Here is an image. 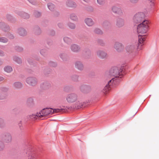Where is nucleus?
I'll use <instances>...</instances> for the list:
<instances>
[{
    "label": "nucleus",
    "instance_id": "4be33fe9",
    "mask_svg": "<svg viewBox=\"0 0 159 159\" xmlns=\"http://www.w3.org/2000/svg\"><path fill=\"white\" fill-rule=\"evenodd\" d=\"M71 49L72 51L74 52H77L80 49V47L76 44H73L71 46Z\"/></svg>",
    "mask_w": 159,
    "mask_h": 159
},
{
    "label": "nucleus",
    "instance_id": "bf43d9fd",
    "mask_svg": "<svg viewBox=\"0 0 159 159\" xmlns=\"http://www.w3.org/2000/svg\"><path fill=\"white\" fill-rule=\"evenodd\" d=\"M58 25L60 28H61L63 27V25L62 23H59L58 24Z\"/></svg>",
    "mask_w": 159,
    "mask_h": 159
},
{
    "label": "nucleus",
    "instance_id": "c85d7f7f",
    "mask_svg": "<svg viewBox=\"0 0 159 159\" xmlns=\"http://www.w3.org/2000/svg\"><path fill=\"white\" fill-rule=\"evenodd\" d=\"M48 9L51 11H53L55 7V5L52 3H49L47 4Z\"/></svg>",
    "mask_w": 159,
    "mask_h": 159
},
{
    "label": "nucleus",
    "instance_id": "39448f33",
    "mask_svg": "<svg viewBox=\"0 0 159 159\" xmlns=\"http://www.w3.org/2000/svg\"><path fill=\"white\" fill-rule=\"evenodd\" d=\"M78 98V96L76 94L74 93H71L69 94L66 98L67 102L69 103H71L75 102Z\"/></svg>",
    "mask_w": 159,
    "mask_h": 159
},
{
    "label": "nucleus",
    "instance_id": "680f3d73",
    "mask_svg": "<svg viewBox=\"0 0 159 159\" xmlns=\"http://www.w3.org/2000/svg\"><path fill=\"white\" fill-rule=\"evenodd\" d=\"M59 15V13L58 12L56 11L55 13V15L57 16Z\"/></svg>",
    "mask_w": 159,
    "mask_h": 159
},
{
    "label": "nucleus",
    "instance_id": "6ab92c4d",
    "mask_svg": "<svg viewBox=\"0 0 159 159\" xmlns=\"http://www.w3.org/2000/svg\"><path fill=\"white\" fill-rule=\"evenodd\" d=\"M51 84L49 82L45 81L41 84L40 87L43 89H47L51 87Z\"/></svg>",
    "mask_w": 159,
    "mask_h": 159
},
{
    "label": "nucleus",
    "instance_id": "603ef678",
    "mask_svg": "<svg viewBox=\"0 0 159 159\" xmlns=\"http://www.w3.org/2000/svg\"><path fill=\"white\" fill-rule=\"evenodd\" d=\"M85 22L86 24V25L88 26H89V18H87L85 20Z\"/></svg>",
    "mask_w": 159,
    "mask_h": 159
},
{
    "label": "nucleus",
    "instance_id": "f8f14e48",
    "mask_svg": "<svg viewBox=\"0 0 159 159\" xmlns=\"http://www.w3.org/2000/svg\"><path fill=\"white\" fill-rule=\"evenodd\" d=\"M114 47L116 50L119 52L122 51L124 48L123 44L119 42H116L114 44Z\"/></svg>",
    "mask_w": 159,
    "mask_h": 159
},
{
    "label": "nucleus",
    "instance_id": "ea45409f",
    "mask_svg": "<svg viewBox=\"0 0 159 159\" xmlns=\"http://www.w3.org/2000/svg\"><path fill=\"white\" fill-rule=\"evenodd\" d=\"M15 49L16 51L18 52L22 51L23 50L22 48L18 46H16L15 47Z\"/></svg>",
    "mask_w": 159,
    "mask_h": 159
},
{
    "label": "nucleus",
    "instance_id": "052dcab7",
    "mask_svg": "<svg viewBox=\"0 0 159 159\" xmlns=\"http://www.w3.org/2000/svg\"><path fill=\"white\" fill-rule=\"evenodd\" d=\"M94 24V22L92 20H91L90 19V26L91 25H93Z\"/></svg>",
    "mask_w": 159,
    "mask_h": 159
},
{
    "label": "nucleus",
    "instance_id": "1a4fd4ad",
    "mask_svg": "<svg viewBox=\"0 0 159 159\" xmlns=\"http://www.w3.org/2000/svg\"><path fill=\"white\" fill-rule=\"evenodd\" d=\"M97 56L100 58L103 59L107 58V53L102 50H98L96 52Z\"/></svg>",
    "mask_w": 159,
    "mask_h": 159
},
{
    "label": "nucleus",
    "instance_id": "412c9836",
    "mask_svg": "<svg viewBox=\"0 0 159 159\" xmlns=\"http://www.w3.org/2000/svg\"><path fill=\"white\" fill-rule=\"evenodd\" d=\"M75 67L78 70H81L83 69V65L81 62L77 61L75 63Z\"/></svg>",
    "mask_w": 159,
    "mask_h": 159
},
{
    "label": "nucleus",
    "instance_id": "b1692460",
    "mask_svg": "<svg viewBox=\"0 0 159 159\" xmlns=\"http://www.w3.org/2000/svg\"><path fill=\"white\" fill-rule=\"evenodd\" d=\"M6 17L7 19V20L11 22H14L16 21L15 19L13 16H11V15L9 14H7L6 15Z\"/></svg>",
    "mask_w": 159,
    "mask_h": 159
},
{
    "label": "nucleus",
    "instance_id": "13d9d810",
    "mask_svg": "<svg viewBox=\"0 0 159 159\" xmlns=\"http://www.w3.org/2000/svg\"><path fill=\"white\" fill-rule=\"evenodd\" d=\"M129 1L132 3H136L139 1V0H129Z\"/></svg>",
    "mask_w": 159,
    "mask_h": 159
},
{
    "label": "nucleus",
    "instance_id": "f03ea898",
    "mask_svg": "<svg viewBox=\"0 0 159 159\" xmlns=\"http://www.w3.org/2000/svg\"><path fill=\"white\" fill-rule=\"evenodd\" d=\"M148 27V21L143 20L138 26L137 32L142 34L145 33L147 31Z\"/></svg>",
    "mask_w": 159,
    "mask_h": 159
},
{
    "label": "nucleus",
    "instance_id": "4468645a",
    "mask_svg": "<svg viewBox=\"0 0 159 159\" xmlns=\"http://www.w3.org/2000/svg\"><path fill=\"white\" fill-rule=\"evenodd\" d=\"M15 13L18 16L25 19H28L30 17L29 14L24 11H16Z\"/></svg>",
    "mask_w": 159,
    "mask_h": 159
},
{
    "label": "nucleus",
    "instance_id": "4c0bfd02",
    "mask_svg": "<svg viewBox=\"0 0 159 159\" xmlns=\"http://www.w3.org/2000/svg\"><path fill=\"white\" fill-rule=\"evenodd\" d=\"M27 102L28 105H30L33 104V99L32 98H28L27 101Z\"/></svg>",
    "mask_w": 159,
    "mask_h": 159
},
{
    "label": "nucleus",
    "instance_id": "c756f323",
    "mask_svg": "<svg viewBox=\"0 0 159 159\" xmlns=\"http://www.w3.org/2000/svg\"><path fill=\"white\" fill-rule=\"evenodd\" d=\"M4 70L5 72L9 73L12 70V69L10 66H7L5 67Z\"/></svg>",
    "mask_w": 159,
    "mask_h": 159
},
{
    "label": "nucleus",
    "instance_id": "09e8293b",
    "mask_svg": "<svg viewBox=\"0 0 159 159\" xmlns=\"http://www.w3.org/2000/svg\"><path fill=\"white\" fill-rule=\"evenodd\" d=\"M98 3L100 5H103L105 3L104 0H97Z\"/></svg>",
    "mask_w": 159,
    "mask_h": 159
},
{
    "label": "nucleus",
    "instance_id": "3c124183",
    "mask_svg": "<svg viewBox=\"0 0 159 159\" xmlns=\"http://www.w3.org/2000/svg\"><path fill=\"white\" fill-rule=\"evenodd\" d=\"M48 33L50 35L53 36L55 34V32L53 30H50L48 32Z\"/></svg>",
    "mask_w": 159,
    "mask_h": 159
},
{
    "label": "nucleus",
    "instance_id": "7ed1b4c3",
    "mask_svg": "<svg viewBox=\"0 0 159 159\" xmlns=\"http://www.w3.org/2000/svg\"><path fill=\"white\" fill-rule=\"evenodd\" d=\"M26 148L24 150L26 153L28 155L29 159H36V152L34 151V149L32 148V147L29 143L25 145Z\"/></svg>",
    "mask_w": 159,
    "mask_h": 159
},
{
    "label": "nucleus",
    "instance_id": "f3484780",
    "mask_svg": "<svg viewBox=\"0 0 159 159\" xmlns=\"http://www.w3.org/2000/svg\"><path fill=\"white\" fill-rule=\"evenodd\" d=\"M88 105H89V104ZM87 105V104L86 103L84 102L82 104V103H80L78 101L75 103V107L76 109H79L82 107H85Z\"/></svg>",
    "mask_w": 159,
    "mask_h": 159
},
{
    "label": "nucleus",
    "instance_id": "338daca9",
    "mask_svg": "<svg viewBox=\"0 0 159 159\" xmlns=\"http://www.w3.org/2000/svg\"><path fill=\"white\" fill-rule=\"evenodd\" d=\"M85 2L89 3V0H83Z\"/></svg>",
    "mask_w": 159,
    "mask_h": 159
},
{
    "label": "nucleus",
    "instance_id": "864d4df0",
    "mask_svg": "<svg viewBox=\"0 0 159 159\" xmlns=\"http://www.w3.org/2000/svg\"><path fill=\"white\" fill-rule=\"evenodd\" d=\"M70 90V87L68 86H65L64 88V90L66 92H68Z\"/></svg>",
    "mask_w": 159,
    "mask_h": 159
},
{
    "label": "nucleus",
    "instance_id": "4d7b16f0",
    "mask_svg": "<svg viewBox=\"0 0 159 159\" xmlns=\"http://www.w3.org/2000/svg\"><path fill=\"white\" fill-rule=\"evenodd\" d=\"M5 55L3 51L0 49V56L3 57Z\"/></svg>",
    "mask_w": 159,
    "mask_h": 159
},
{
    "label": "nucleus",
    "instance_id": "49530a36",
    "mask_svg": "<svg viewBox=\"0 0 159 159\" xmlns=\"http://www.w3.org/2000/svg\"><path fill=\"white\" fill-rule=\"evenodd\" d=\"M4 143L0 141V151L2 150L4 148Z\"/></svg>",
    "mask_w": 159,
    "mask_h": 159
},
{
    "label": "nucleus",
    "instance_id": "a878e982",
    "mask_svg": "<svg viewBox=\"0 0 159 159\" xmlns=\"http://www.w3.org/2000/svg\"><path fill=\"white\" fill-rule=\"evenodd\" d=\"M13 85L14 87L17 89L21 88L22 86V83L20 82H15L14 83Z\"/></svg>",
    "mask_w": 159,
    "mask_h": 159
},
{
    "label": "nucleus",
    "instance_id": "aec40b11",
    "mask_svg": "<svg viewBox=\"0 0 159 159\" xmlns=\"http://www.w3.org/2000/svg\"><path fill=\"white\" fill-rule=\"evenodd\" d=\"M19 34L21 36H25L27 34L26 31L23 28H20L18 30Z\"/></svg>",
    "mask_w": 159,
    "mask_h": 159
},
{
    "label": "nucleus",
    "instance_id": "8fccbe9b",
    "mask_svg": "<svg viewBox=\"0 0 159 159\" xmlns=\"http://www.w3.org/2000/svg\"><path fill=\"white\" fill-rule=\"evenodd\" d=\"M4 125V123L3 120L0 118V127H3Z\"/></svg>",
    "mask_w": 159,
    "mask_h": 159
},
{
    "label": "nucleus",
    "instance_id": "2f4dec72",
    "mask_svg": "<svg viewBox=\"0 0 159 159\" xmlns=\"http://www.w3.org/2000/svg\"><path fill=\"white\" fill-rule=\"evenodd\" d=\"M28 63L32 67V66H35L37 65V63L34 61H33L32 59L29 58L28 60Z\"/></svg>",
    "mask_w": 159,
    "mask_h": 159
},
{
    "label": "nucleus",
    "instance_id": "5701e85b",
    "mask_svg": "<svg viewBox=\"0 0 159 159\" xmlns=\"http://www.w3.org/2000/svg\"><path fill=\"white\" fill-rule=\"evenodd\" d=\"M67 6L71 7H75L76 6V4L75 2L69 0L66 2Z\"/></svg>",
    "mask_w": 159,
    "mask_h": 159
},
{
    "label": "nucleus",
    "instance_id": "79ce46f5",
    "mask_svg": "<svg viewBox=\"0 0 159 159\" xmlns=\"http://www.w3.org/2000/svg\"><path fill=\"white\" fill-rule=\"evenodd\" d=\"M48 65L50 66L53 67H55L57 66L56 63L52 61H50Z\"/></svg>",
    "mask_w": 159,
    "mask_h": 159
},
{
    "label": "nucleus",
    "instance_id": "37998d69",
    "mask_svg": "<svg viewBox=\"0 0 159 159\" xmlns=\"http://www.w3.org/2000/svg\"><path fill=\"white\" fill-rule=\"evenodd\" d=\"M71 79L73 81H77L78 80V76L76 75H73L72 76Z\"/></svg>",
    "mask_w": 159,
    "mask_h": 159
},
{
    "label": "nucleus",
    "instance_id": "cd10ccee",
    "mask_svg": "<svg viewBox=\"0 0 159 159\" xmlns=\"http://www.w3.org/2000/svg\"><path fill=\"white\" fill-rule=\"evenodd\" d=\"M145 39V36L142 35H139V41L140 43L141 44Z\"/></svg>",
    "mask_w": 159,
    "mask_h": 159
},
{
    "label": "nucleus",
    "instance_id": "e2e57ef3",
    "mask_svg": "<svg viewBox=\"0 0 159 159\" xmlns=\"http://www.w3.org/2000/svg\"><path fill=\"white\" fill-rule=\"evenodd\" d=\"M4 79V78L0 76V82L3 80Z\"/></svg>",
    "mask_w": 159,
    "mask_h": 159
},
{
    "label": "nucleus",
    "instance_id": "c03bdc74",
    "mask_svg": "<svg viewBox=\"0 0 159 159\" xmlns=\"http://www.w3.org/2000/svg\"><path fill=\"white\" fill-rule=\"evenodd\" d=\"M95 32L98 34H102L103 32L102 31L99 29L97 28L95 30Z\"/></svg>",
    "mask_w": 159,
    "mask_h": 159
},
{
    "label": "nucleus",
    "instance_id": "e433bc0d",
    "mask_svg": "<svg viewBox=\"0 0 159 159\" xmlns=\"http://www.w3.org/2000/svg\"><path fill=\"white\" fill-rule=\"evenodd\" d=\"M34 15L35 17L38 18L40 17L41 15V13L40 12L38 11H35L34 12Z\"/></svg>",
    "mask_w": 159,
    "mask_h": 159
},
{
    "label": "nucleus",
    "instance_id": "a211bd4d",
    "mask_svg": "<svg viewBox=\"0 0 159 159\" xmlns=\"http://www.w3.org/2000/svg\"><path fill=\"white\" fill-rule=\"evenodd\" d=\"M125 21L123 19L121 18H118L117 20L116 25L119 27H121L124 25Z\"/></svg>",
    "mask_w": 159,
    "mask_h": 159
},
{
    "label": "nucleus",
    "instance_id": "0eeeda50",
    "mask_svg": "<svg viewBox=\"0 0 159 159\" xmlns=\"http://www.w3.org/2000/svg\"><path fill=\"white\" fill-rule=\"evenodd\" d=\"M114 77L112 78L111 80H107V83L103 89V92L105 93H107L108 91L110 89V86L112 84L115 80Z\"/></svg>",
    "mask_w": 159,
    "mask_h": 159
},
{
    "label": "nucleus",
    "instance_id": "bb28decb",
    "mask_svg": "<svg viewBox=\"0 0 159 159\" xmlns=\"http://www.w3.org/2000/svg\"><path fill=\"white\" fill-rule=\"evenodd\" d=\"M88 86L86 85H82L80 87V90L81 91L84 93H86V91L88 89Z\"/></svg>",
    "mask_w": 159,
    "mask_h": 159
},
{
    "label": "nucleus",
    "instance_id": "2eb2a0df",
    "mask_svg": "<svg viewBox=\"0 0 159 159\" xmlns=\"http://www.w3.org/2000/svg\"><path fill=\"white\" fill-rule=\"evenodd\" d=\"M111 10L112 12L115 13L120 15L122 14V11L121 9L120 8L116 6H113L112 7Z\"/></svg>",
    "mask_w": 159,
    "mask_h": 159
},
{
    "label": "nucleus",
    "instance_id": "9b49d317",
    "mask_svg": "<svg viewBox=\"0 0 159 159\" xmlns=\"http://www.w3.org/2000/svg\"><path fill=\"white\" fill-rule=\"evenodd\" d=\"M1 90L2 92H0V99L2 100L6 97L7 94L6 93L8 91V89L5 87H2L1 88Z\"/></svg>",
    "mask_w": 159,
    "mask_h": 159
},
{
    "label": "nucleus",
    "instance_id": "774afa93",
    "mask_svg": "<svg viewBox=\"0 0 159 159\" xmlns=\"http://www.w3.org/2000/svg\"><path fill=\"white\" fill-rule=\"evenodd\" d=\"M21 121H20V123L18 124L19 126H20V128L21 126Z\"/></svg>",
    "mask_w": 159,
    "mask_h": 159
},
{
    "label": "nucleus",
    "instance_id": "a19ab883",
    "mask_svg": "<svg viewBox=\"0 0 159 159\" xmlns=\"http://www.w3.org/2000/svg\"><path fill=\"white\" fill-rule=\"evenodd\" d=\"M8 40L6 38L4 37H0V42L6 43L8 42Z\"/></svg>",
    "mask_w": 159,
    "mask_h": 159
},
{
    "label": "nucleus",
    "instance_id": "c9c22d12",
    "mask_svg": "<svg viewBox=\"0 0 159 159\" xmlns=\"http://www.w3.org/2000/svg\"><path fill=\"white\" fill-rule=\"evenodd\" d=\"M70 18L71 20H73L76 21L77 20V16L74 14H72L70 15Z\"/></svg>",
    "mask_w": 159,
    "mask_h": 159
},
{
    "label": "nucleus",
    "instance_id": "0e129e2a",
    "mask_svg": "<svg viewBox=\"0 0 159 159\" xmlns=\"http://www.w3.org/2000/svg\"><path fill=\"white\" fill-rule=\"evenodd\" d=\"M3 63V61L0 59V66Z\"/></svg>",
    "mask_w": 159,
    "mask_h": 159
},
{
    "label": "nucleus",
    "instance_id": "f704fd0d",
    "mask_svg": "<svg viewBox=\"0 0 159 159\" xmlns=\"http://www.w3.org/2000/svg\"><path fill=\"white\" fill-rule=\"evenodd\" d=\"M40 52L42 55L45 56L47 54L48 51L46 49H44L41 50L40 51Z\"/></svg>",
    "mask_w": 159,
    "mask_h": 159
},
{
    "label": "nucleus",
    "instance_id": "dca6fc26",
    "mask_svg": "<svg viewBox=\"0 0 159 159\" xmlns=\"http://www.w3.org/2000/svg\"><path fill=\"white\" fill-rule=\"evenodd\" d=\"M135 48V46L133 44L128 45L125 48L126 51L129 53H132Z\"/></svg>",
    "mask_w": 159,
    "mask_h": 159
},
{
    "label": "nucleus",
    "instance_id": "58836bf2",
    "mask_svg": "<svg viewBox=\"0 0 159 159\" xmlns=\"http://www.w3.org/2000/svg\"><path fill=\"white\" fill-rule=\"evenodd\" d=\"M51 69L49 68H47L44 69L43 71V73L45 75H47L50 73Z\"/></svg>",
    "mask_w": 159,
    "mask_h": 159
},
{
    "label": "nucleus",
    "instance_id": "473e14b6",
    "mask_svg": "<svg viewBox=\"0 0 159 159\" xmlns=\"http://www.w3.org/2000/svg\"><path fill=\"white\" fill-rule=\"evenodd\" d=\"M64 42L67 44H70L71 42V39L67 37H65L63 38Z\"/></svg>",
    "mask_w": 159,
    "mask_h": 159
},
{
    "label": "nucleus",
    "instance_id": "7c9ffc66",
    "mask_svg": "<svg viewBox=\"0 0 159 159\" xmlns=\"http://www.w3.org/2000/svg\"><path fill=\"white\" fill-rule=\"evenodd\" d=\"M60 57L63 61H66L67 59V55L65 53H62L60 54Z\"/></svg>",
    "mask_w": 159,
    "mask_h": 159
},
{
    "label": "nucleus",
    "instance_id": "5fc2aeb1",
    "mask_svg": "<svg viewBox=\"0 0 159 159\" xmlns=\"http://www.w3.org/2000/svg\"><path fill=\"white\" fill-rule=\"evenodd\" d=\"M30 3L33 5H35L36 3L34 0H27Z\"/></svg>",
    "mask_w": 159,
    "mask_h": 159
},
{
    "label": "nucleus",
    "instance_id": "393cba45",
    "mask_svg": "<svg viewBox=\"0 0 159 159\" xmlns=\"http://www.w3.org/2000/svg\"><path fill=\"white\" fill-rule=\"evenodd\" d=\"M34 30L35 34L38 35L41 32L40 28L38 26H36L34 28Z\"/></svg>",
    "mask_w": 159,
    "mask_h": 159
},
{
    "label": "nucleus",
    "instance_id": "9d476101",
    "mask_svg": "<svg viewBox=\"0 0 159 159\" xmlns=\"http://www.w3.org/2000/svg\"><path fill=\"white\" fill-rule=\"evenodd\" d=\"M2 139L4 142L8 143L11 142V137L10 134L5 133L2 135Z\"/></svg>",
    "mask_w": 159,
    "mask_h": 159
},
{
    "label": "nucleus",
    "instance_id": "de8ad7c7",
    "mask_svg": "<svg viewBox=\"0 0 159 159\" xmlns=\"http://www.w3.org/2000/svg\"><path fill=\"white\" fill-rule=\"evenodd\" d=\"M6 36L10 39H13L14 38L13 35L10 33L7 34Z\"/></svg>",
    "mask_w": 159,
    "mask_h": 159
},
{
    "label": "nucleus",
    "instance_id": "423d86ee",
    "mask_svg": "<svg viewBox=\"0 0 159 159\" xmlns=\"http://www.w3.org/2000/svg\"><path fill=\"white\" fill-rule=\"evenodd\" d=\"M120 73L119 69L116 67H114L111 69L109 72V75L117 78L119 77Z\"/></svg>",
    "mask_w": 159,
    "mask_h": 159
},
{
    "label": "nucleus",
    "instance_id": "69168bd1",
    "mask_svg": "<svg viewBox=\"0 0 159 159\" xmlns=\"http://www.w3.org/2000/svg\"><path fill=\"white\" fill-rule=\"evenodd\" d=\"M16 111H18V109H17V108H15V109H13V110L12 111V112H14Z\"/></svg>",
    "mask_w": 159,
    "mask_h": 159
},
{
    "label": "nucleus",
    "instance_id": "f257e3e1",
    "mask_svg": "<svg viewBox=\"0 0 159 159\" xmlns=\"http://www.w3.org/2000/svg\"><path fill=\"white\" fill-rule=\"evenodd\" d=\"M65 110L61 108L57 109H53L51 108L47 107L42 109L39 113L37 112L35 115H32L27 116V119L28 120H34L39 117L42 118L43 117H48L50 116L54 113L63 112Z\"/></svg>",
    "mask_w": 159,
    "mask_h": 159
},
{
    "label": "nucleus",
    "instance_id": "6e6552de",
    "mask_svg": "<svg viewBox=\"0 0 159 159\" xmlns=\"http://www.w3.org/2000/svg\"><path fill=\"white\" fill-rule=\"evenodd\" d=\"M26 82L30 85L35 86L37 83V80L34 77H29L26 79Z\"/></svg>",
    "mask_w": 159,
    "mask_h": 159
},
{
    "label": "nucleus",
    "instance_id": "72a5a7b5",
    "mask_svg": "<svg viewBox=\"0 0 159 159\" xmlns=\"http://www.w3.org/2000/svg\"><path fill=\"white\" fill-rule=\"evenodd\" d=\"M13 60L19 64L22 62V61L21 59L16 56L14 57Z\"/></svg>",
    "mask_w": 159,
    "mask_h": 159
},
{
    "label": "nucleus",
    "instance_id": "6e6d98bb",
    "mask_svg": "<svg viewBox=\"0 0 159 159\" xmlns=\"http://www.w3.org/2000/svg\"><path fill=\"white\" fill-rule=\"evenodd\" d=\"M52 40L48 39L47 40V43L49 45H51L52 44Z\"/></svg>",
    "mask_w": 159,
    "mask_h": 159
},
{
    "label": "nucleus",
    "instance_id": "20e7f679",
    "mask_svg": "<svg viewBox=\"0 0 159 159\" xmlns=\"http://www.w3.org/2000/svg\"><path fill=\"white\" fill-rule=\"evenodd\" d=\"M145 17V15L143 12H138L134 16V22L136 23H141L145 20H144Z\"/></svg>",
    "mask_w": 159,
    "mask_h": 159
},
{
    "label": "nucleus",
    "instance_id": "ddd939ff",
    "mask_svg": "<svg viewBox=\"0 0 159 159\" xmlns=\"http://www.w3.org/2000/svg\"><path fill=\"white\" fill-rule=\"evenodd\" d=\"M0 28L5 32H8L10 30V27L8 25L4 22H0Z\"/></svg>",
    "mask_w": 159,
    "mask_h": 159
},
{
    "label": "nucleus",
    "instance_id": "a18cd8bd",
    "mask_svg": "<svg viewBox=\"0 0 159 159\" xmlns=\"http://www.w3.org/2000/svg\"><path fill=\"white\" fill-rule=\"evenodd\" d=\"M68 26L71 29H74L75 28V25L72 23H70L68 24Z\"/></svg>",
    "mask_w": 159,
    "mask_h": 159
}]
</instances>
